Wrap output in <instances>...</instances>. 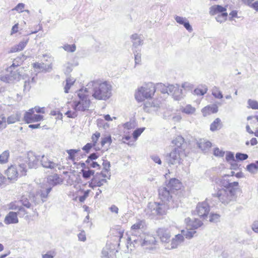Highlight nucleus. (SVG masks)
Segmentation results:
<instances>
[{
    "instance_id": "obj_17",
    "label": "nucleus",
    "mask_w": 258,
    "mask_h": 258,
    "mask_svg": "<svg viewBox=\"0 0 258 258\" xmlns=\"http://www.w3.org/2000/svg\"><path fill=\"white\" fill-rule=\"evenodd\" d=\"M33 67L34 69L38 70V72L44 73L50 72L52 69L51 63L47 64L43 62H35L33 64Z\"/></svg>"
},
{
    "instance_id": "obj_9",
    "label": "nucleus",
    "mask_w": 258,
    "mask_h": 258,
    "mask_svg": "<svg viewBox=\"0 0 258 258\" xmlns=\"http://www.w3.org/2000/svg\"><path fill=\"white\" fill-rule=\"evenodd\" d=\"M209 212L210 206L207 202L205 201L198 203L194 211V214L197 215L201 218H205V217H207Z\"/></svg>"
},
{
    "instance_id": "obj_14",
    "label": "nucleus",
    "mask_w": 258,
    "mask_h": 258,
    "mask_svg": "<svg viewBox=\"0 0 258 258\" xmlns=\"http://www.w3.org/2000/svg\"><path fill=\"white\" fill-rule=\"evenodd\" d=\"M40 163L43 167L50 169H54L58 166L57 163L45 155L41 156Z\"/></svg>"
},
{
    "instance_id": "obj_24",
    "label": "nucleus",
    "mask_w": 258,
    "mask_h": 258,
    "mask_svg": "<svg viewBox=\"0 0 258 258\" xmlns=\"http://www.w3.org/2000/svg\"><path fill=\"white\" fill-rule=\"evenodd\" d=\"M106 177V175L101 173L100 174H96V175L93 178V182L94 183V186H101L104 184V183L107 182L106 179L104 178L100 179V177Z\"/></svg>"
},
{
    "instance_id": "obj_38",
    "label": "nucleus",
    "mask_w": 258,
    "mask_h": 258,
    "mask_svg": "<svg viewBox=\"0 0 258 258\" xmlns=\"http://www.w3.org/2000/svg\"><path fill=\"white\" fill-rule=\"evenodd\" d=\"M181 111L187 114H192L195 112L196 108L194 107H192L191 105L188 104L183 108L181 110Z\"/></svg>"
},
{
    "instance_id": "obj_55",
    "label": "nucleus",
    "mask_w": 258,
    "mask_h": 258,
    "mask_svg": "<svg viewBox=\"0 0 258 258\" xmlns=\"http://www.w3.org/2000/svg\"><path fill=\"white\" fill-rule=\"evenodd\" d=\"M248 155L246 154L237 153L236 154L235 157L237 160L243 161L248 158Z\"/></svg>"
},
{
    "instance_id": "obj_29",
    "label": "nucleus",
    "mask_w": 258,
    "mask_h": 258,
    "mask_svg": "<svg viewBox=\"0 0 258 258\" xmlns=\"http://www.w3.org/2000/svg\"><path fill=\"white\" fill-rule=\"evenodd\" d=\"M212 146L210 142L206 141L204 139H201L198 142V146L199 148L201 149L204 151H206Z\"/></svg>"
},
{
    "instance_id": "obj_16",
    "label": "nucleus",
    "mask_w": 258,
    "mask_h": 258,
    "mask_svg": "<svg viewBox=\"0 0 258 258\" xmlns=\"http://www.w3.org/2000/svg\"><path fill=\"white\" fill-rule=\"evenodd\" d=\"M46 182L48 184H46L45 186L46 187H51V189L53 186L61 182L62 180L58 175L54 174L47 177Z\"/></svg>"
},
{
    "instance_id": "obj_46",
    "label": "nucleus",
    "mask_w": 258,
    "mask_h": 258,
    "mask_svg": "<svg viewBox=\"0 0 258 258\" xmlns=\"http://www.w3.org/2000/svg\"><path fill=\"white\" fill-rule=\"evenodd\" d=\"M182 235H184L186 238L190 239L194 236V235L196 233V231L195 229H191L190 231H184V230L181 231Z\"/></svg>"
},
{
    "instance_id": "obj_58",
    "label": "nucleus",
    "mask_w": 258,
    "mask_h": 258,
    "mask_svg": "<svg viewBox=\"0 0 258 258\" xmlns=\"http://www.w3.org/2000/svg\"><path fill=\"white\" fill-rule=\"evenodd\" d=\"M225 152L220 150L218 148H216L214 150V155L216 156L221 157L224 156Z\"/></svg>"
},
{
    "instance_id": "obj_26",
    "label": "nucleus",
    "mask_w": 258,
    "mask_h": 258,
    "mask_svg": "<svg viewBox=\"0 0 258 258\" xmlns=\"http://www.w3.org/2000/svg\"><path fill=\"white\" fill-rule=\"evenodd\" d=\"M8 209L10 210H18V213L22 212L23 215L26 214L25 209L21 206L20 202H14L11 203L8 205Z\"/></svg>"
},
{
    "instance_id": "obj_25",
    "label": "nucleus",
    "mask_w": 258,
    "mask_h": 258,
    "mask_svg": "<svg viewBox=\"0 0 258 258\" xmlns=\"http://www.w3.org/2000/svg\"><path fill=\"white\" fill-rule=\"evenodd\" d=\"M226 9L225 7H223L220 5H214L210 7L209 14L211 16H214L218 14L226 13Z\"/></svg>"
},
{
    "instance_id": "obj_51",
    "label": "nucleus",
    "mask_w": 258,
    "mask_h": 258,
    "mask_svg": "<svg viewBox=\"0 0 258 258\" xmlns=\"http://www.w3.org/2000/svg\"><path fill=\"white\" fill-rule=\"evenodd\" d=\"M145 127L139 128L135 130L133 133V138L137 140L138 137L141 135V134L145 130Z\"/></svg>"
},
{
    "instance_id": "obj_41",
    "label": "nucleus",
    "mask_w": 258,
    "mask_h": 258,
    "mask_svg": "<svg viewBox=\"0 0 258 258\" xmlns=\"http://www.w3.org/2000/svg\"><path fill=\"white\" fill-rule=\"evenodd\" d=\"M40 196V194L37 191L33 198V201L36 204L43 203L45 202V199H42Z\"/></svg>"
},
{
    "instance_id": "obj_61",
    "label": "nucleus",
    "mask_w": 258,
    "mask_h": 258,
    "mask_svg": "<svg viewBox=\"0 0 258 258\" xmlns=\"http://www.w3.org/2000/svg\"><path fill=\"white\" fill-rule=\"evenodd\" d=\"M98 157V156L96 153H92L89 156L87 160L86 161V162L89 164L91 161H93V160L96 159Z\"/></svg>"
},
{
    "instance_id": "obj_32",
    "label": "nucleus",
    "mask_w": 258,
    "mask_h": 258,
    "mask_svg": "<svg viewBox=\"0 0 258 258\" xmlns=\"http://www.w3.org/2000/svg\"><path fill=\"white\" fill-rule=\"evenodd\" d=\"M246 170L251 173H256L258 171V161L247 165Z\"/></svg>"
},
{
    "instance_id": "obj_54",
    "label": "nucleus",
    "mask_w": 258,
    "mask_h": 258,
    "mask_svg": "<svg viewBox=\"0 0 258 258\" xmlns=\"http://www.w3.org/2000/svg\"><path fill=\"white\" fill-rule=\"evenodd\" d=\"M78 150L75 149H70L67 151V152L69 154L68 158L71 160H74L75 155L78 152Z\"/></svg>"
},
{
    "instance_id": "obj_45",
    "label": "nucleus",
    "mask_w": 258,
    "mask_h": 258,
    "mask_svg": "<svg viewBox=\"0 0 258 258\" xmlns=\"http://www.w3.org/2000/svg\"><path fill=\"white\" fill-rule=\"evenodd\" d=\"M155 106L153 105V103L150 102H147L144 103L143 109L145 112H150L153 109L152 108H154Z\"/></svg>"
},
{
    "instance_id": "obj_27",
    "label": "nucleus",
    "mask_w": 258,
    "mask_h": 258,
    "mask_svg": "<svg viewBox=\"0 0 258 258\" xmlns=\"http://www.w3.org/2000/svg\"><path fill=\"white\" fill-rule=\"evenodd\" d=\"M218 111V108L216 105H209L205 107L202 110V112L204 116H206L213 113H216Z\"/></svg>"
},
{
    "instance_id": "obj_50",
    "label": "nucleus",
    "mask_w": 258,
    "mask_h": 258,
    "mask_svg": "<svg viewBox=\"0 0 258 258\" xmlns=\"http://www.w3.org/2000/svg\"><path fill=\"white\" fill-rule=\"evenodd\" d=\"M112 143V139L110 136L105 137L101 139V144L103 147L105 144H108V146L110 145Z\"/></svg>"
},
{
    "instance_id": "obj_52",
    "label": "nucleus",
    "mask_w": 258,
    "mask_h": 258,
    "mask_svg": "<svg viewBox=\"0 0 258 258\" xmlns=\"http://www.w3.org/2000/svg\"><path fill=\"white\" fill-rule=\"evenodd\" d=\"M220 216L218 214H211L210 216L209 221L212 223H217L219 221Z\"/></svg>"
},
{
    "instance_id": "obj_57",
    "label": "nucleus",
    "mask_w": 258,
    "mask_h": 258,
    "mask_svg": "<svg viewBox=\"0 0 258 258\" xmlns=\"http://www.w3.org/2000/svg\"><path fill=\"white\" fill-rule=\"evenodd\" d=\"M207 88H205L204 89L197 88L194 90V93L197 95L202 96L207 92Z\"/></svg>"
},
{
    "instance_id": "obj_59",
    "label": "nucleus",
    "mask_w": 258,
    "mask_h": 258,
    "mask_svg": "<svg viewBox=\"0 0 258 258\" xmlns=\"http://www.w3.org/2000/svg\"><path fill=\"white\" fill-rule=\"evenodd\" d=\"M77 112H78V111H75V110L74 111L69 110L66 113V114L68 116V117L73 118L77 116Z\"/></svg>"
},
{
    "instance_id": "obj_33",
    "label": "nucleus",
    "mask_w": 258,
    "mask_h": 258,
    "mask_svg": "<svg viewBox=\"0 0 258 258\" xmlns=\"http://www.w3.org/2000/svg\"><path fill=\"white\" fill-rule=\"evenodd\" d=\"M185 221L186 222H189L188 226H190L195 230L201 226L203 224L202 221L197 219H195L194 221H191L189 219L187 218L185 219Z\"/></svg>"
},
{
    "instance_id": "obj_20",
    "label": "nucleus",
    "mask_w": 258,
    "mask_h": 258,
    "mask_svg": "<svg viewBox=\"0 0 258 258\" xmlns=\"http://www.w3.org/2000/svg\"><path fill=\"white\" fill-rule=\"evenodd\" d=\"M174 19L177 23L183 25L187 31L190 32L192 31V27L190 25L189 21L185 17L175 16Z\"/></svg>"
},
{
    "instance_id": "obj_60",
    "label": "nucleus",
    "mask_w": 258,
    "mask_h": 258,
    "mask_svg": "<svg viewBox=\"0 0 258 258\" xmlns=\"http://www.w3.org/2000/svg\"><path fill=\"white\" fill-rule=\"evenodd\" d=\"M20 202V204H22L24 206L27 208H30L31 207V205L27 199L22 198Z\"/></svg>"
},
{
    "instance_id": "obj_28",
    "label": "nucleus",
    "mask_w": 258,
    "mask_h": 258,
    "mask_svg": "<svg viewBox=\"0 0 258 258\" xmlns=\"http://www.w3.org/2000/svg\"><path fill=\"white\" fill-rule=\"evenodd\" d=\"M21 117V113L20 112H17L7 118V122L8 124L14 123L17 121H20Z\"/></svg>"
},
{
    "instance_id": "obj_3",
    "label": "nucleus",
    "mask_w": 258,
    "mask_h": 258,
    "mask_svg": "<svg viewBox=\"0 0 258 258\" xmlns=\"http://www.w3.org/2000/svg\"><path fill=\"white\" fill-rule=\"evenodd\" d=\"M213 196L217 198L224 205H227L236 200V196L235 190L232 188L223 187L218 189Z\"/></svg>"
},
{
    "instance_id": "obj_34",
    "label": "nucleus",
    "mask_w": 258,
    "mask_h": 258,
    "mask_svg": "<svg viewBox=\"0 0 258 258\" xmlns=\"http://www.w3.org/2000/svg\"><path fill=\"white\" fill-rule=\"evenodd\" d=\"M28 39L23 40L21 41L17 45L15 46L12 48L13 52H17L23 50L26 46Z\"/></svg>"
},
{
    "instance_id": "obj_23",
    "label": "nucleus",
    "mask_w": 258,
    "mask_h": 258,
    "mask_svg": "<svg viewBox=\"0 0 258 258\" xmlns=\"http://www.w3.org/2000/svg\"><path fill=\"white\" fill-rule=\"evenodd\" d=\"M145 225V222L142 220L138 221L135 224L132 225L131 227V231L132 235L131 236H133L134 238H137V236L136 235L137 230H139L144 228Z\"/></svg>"
},
{
    "instance_id": "obj_22",
    "label": "nucleus",
    "mask_w": 258,
    "mask_h": 258,
    "mask_svg": "<svg viewBox=\"0 0 258 258\" xmlns=\"http://www.w3.org/2000/svg\"><path fill=\"white\" fill-rule=\"evenodd\" d=\"M181 182L176 178L171 179L166 186L170 189L171 192H174L180 188Z\"/></svg>"
},
{
    "instance_id": "obj_49",
    "label": "nucleus",
    "mask_w": 258,
    "mask_h": 258,
    "mask_svg": "<svg viewBox=\"0 0 258 258\" xmlns=\"http://www.w3.org/2000/svg\"><path fill=\"white\" fill-rule=\"evenodd\" d=\"M247 103L248 105V107L251 108L253 109H258L257 101L251 99H249L247 101Z\"/></svg>"
},
{
    "instance_id": "obj_4",
    "label": "nucleus",
    "mask_w": 258,
    "mask_h": 258,
    "mask_svg": "<svg viewBox=\"0 0 258 258\" xmlns=\"http://www.w3.org/2000/svg\"><path fill=\"white\" fill-rule=\"evenodd\" d=\"M156 91L155 85L151 82L144 84L138 88L135 94V98L138 101L152 97Z\"/></svg>"
},
{
    "instance_id": "obj_11",
    "label": "nucleus",
    "mask_w": 258,
    "mask_h": 258,
    "mask_svg": "<svg viewBox=\"0 0 258 258\" xmlns=\"http://www.w3.org/2000/svg\"><path fill=\"white\" fill-rule=\"evenodd\" d=\"M159 196L161 201L169 203L172 198L173 192L166 185L165 187H160L159 189Z\"/></svg>"
},
{
    "instance_id": "obj_47",
    "label": "nucleus",
    "mask_w": 258,
    "mask_h": 258,
    "mask_svg": "<svg viewBox=\"0 0 258 258\" xmlns=\"http://www.w3.org/2000/svg\"><path fill=\"white\" fill-rule=\"evenodd\" d=\"M83 177L85 179L89 178L91 175L94 174V171L92 170H82Z\"/></svg>"
},
{
    "instance_id": "obj_42",
    "label": "nucleus",
    "mask_w": 258,
    "mask_h": 258,
    "mask_svg": "<svg viewBox=\"0 0 258 258\" xmlns=\"http://www.w3.org/2000/svg\"><path fill=\"white\" fill-rule=\"evenodd\" d=\"M228 14L227 13H223L221 14L218 15L215 18L216 21L218 22L222 23L225 22L227 19Z\"/></svg>"
},
{
    "instance_id": "obj_15",
    "label": "nucleus",
    "mask_w": 258,
    "mask_h": 258,
    "mask_svg": "<svg viewBox=\"0 0 258 258\" xmlns=\"http://www.w3.org/2000/svg\"><path fill=\"white\" fill-rule=\"evenodd\" d=\"M157 233L162 242L167 243L169 241L171 235L167 228H160L157 230Z\"/></svg>"
},
{
    "instance_id": "obj_6",
    "label": "nucleus",
    "mask_w": 258,
    "mask_h": 258,
    "mask_svg": "<svg viewBox=\"0 0 258 258\" xmlns=\"http://www.w3.org/2000/svg\"><path fill=\"white\" fill-rule=\"evenodd\" d=\"M169 207V203L162 201L160 203H150L149 205V208L151 210L152 214L157 215L165 214Z\"/></svg>"
},
{
    "instance_id": "obj_10",
    "label": "nucleus",
    "mask_w": 258,
    "mask_h": 258,
    "mask_svg": "<svg viewBox=\"0 0 258 258\" xmlns=\"http://www.w3.org/2000/svg\"><path fill=\"white\" fill-rule=\"evenodd\" d=\"M41 156L37 155L32 151H29L27 154V162L30 168H37L40 161Z\"/></svg>"
},
{
    "instance_id": "obj_53",
    "label": "nucleus",
    "mask_w": 258,
    "mask_h": 258,
    "mask_svg": "<svg viewBox=\"0 0 258 258\" xmlns=\"http://www.w3.org/2000/svg\"><path fill=\"white\" fill-rule=\"evenodd\" d=\"M238 185V182L236 181L232 182H227L226 184L223 185L224 187H226L227 188H232V189H236L234 188V187H237Z\"/></svg>"
},
{
    "instance_id": "obj_30",
    "label": "nucleus",
    "mask_w": 258,
    "mask_h": 258,
    "mask_svg": "<svg viewBox=\"0 0 258 258\" xmlns=\"http://www.w3.org/2000/svg\"><path fill=\"white\" fill-rule=\"evenodd\" d=\"M51 190V187H46L45 185H44L43 187H41V189L38 190V192L40 194V196L42 199H45V202L47 199L48 195Z\"/></svg>"
},
{
    "instance_id": "obj_39",
    "label": "nucleus",
    "mask_w": 258,
    "mask_h": 258,
    "mask_svg": "<svg viewBox=\"0 0 258 258\" xmlns=\"http://www.w3.org/2000/svg\"><path fill=\"white\" fill-rule=\"evenodd\" d=\"M212 95L217 99H222L223 97L222 92L219 90V88L214 87L212 89Z\"/></svg>"
},
{
    "instance_id": "obj_2",
    "label": "nucleus",
    "mask_w": 258,
    "mask_h": 258,
    "mask_svg": "<svg viewBox=\"0 0 258 258\" xmlns=\"http://www.w3.org/2000/svg\"><path fill=\"white\" fill-rule=\"evenodd\" d=\"M88 91L89 90L84 88L78 91L77 95L79 100L74 101L73 105L74 110L81 112L88 110L91 103L90 99L88 98L89 94L87 93Z\"/></svg>"
},
{
    "instance_id": "obj_8",
    "label": "nucleus",
    "mask_w": 258,
    "mask_h": 258,
    "mask_svg": "<svg viewBox=\"0 0 258 258\" xmlns=\"http://www.w3.org/2000/svg\"><path fill=\"white\" fill-rule=\"evenodd\" d=\"M18 64L15 65V63H13L9 68L8 71L10 72V79L13 80L19 81L21 79H25V73L24 68L23 67H19L16 70V68H17Z\"/></svg>"
},
{
    "instance_id": "obj_12",
    "label": "nucleus",
    "mask_w": 258,
    "mask_h": 258,
    "mask_svg": "<svg viewBox=\"0 0 258 258\" xmlns=\"http://www.w3.org/2000/svg\"><path fill=\"white\" fill-rule=\"evenodd\" d=\"M34 109H30L26 112L24 116V120L27 123L39 121L43 119V116L39 114H35Z\"/></svg>"
},
{
    "instance_id": "obj_19",
    "label": "nucleus",
    "mask_w": 258,
    "mask_h": 258,
    "mask_svg": "<svg viewBox=\"0 0 258 258\" xmlns=\"http://www.w3.org/2000/svg\"><path fill=\"white\" fill-rule=\"evenodd\" d=\"M184 241V236L182 234H178L175 235L174 238H173L170 244L171 246H167L166 248L171 249H174L177 247Z\"/></svg>"
},
{
    "instance_id": "obj_5",
    "label": "nucleus",
    "mask_w": 258,
    "mask_h": 258,
    "mask_svg": "<svg viewBox=\"0 0 258 258\" xmlns=\"http://www.w3.org/2000/svg\"><path fill=\"white\" fill-rule=\"evenodd\" d=\"M182 149L179 148H175L170 153L166 156L165 160L169 165L180 164L181 162V154Z\"/></svg>"
},
{
    "instance_id": "obj_36",
    "label": "nucleus",
    "mask_w": 258,
    "mask_h": 258,
    "mask_svg": "<svg viewBox=\"0 0 258 258\" xmlns=\"http://www.w3.org/2000/svg\"><path fill=\"white\" fill-rule=\"evenodd\" d=\"M75 82V79L73 78L68 77L66 79V84L64 86V92L66 93H68L69 92V90L70 89L71 86H72L74 82Z\"/></svg>"
},
{
    "instance_id": "obj_1",
    "label": "nucleus",
    "mask_w": 258,
    "mask_h": 258,
    "mask_svg": "<svg viewBox=\"0 0 258 258\" xmlns=\"http://www.w3.org/2000/svg\"><path fill=\"white\" fill-rule=\"evenodd\" d=\"M89 90L87 94H92L96 99L106 100L111 96L112 86L107 82H101L99 80L89 82L86 87L84 88Z\"/></svg>"
},
{
    "instance_id": "obj_35",
    "label": "nucleus",
    "mask_w": 258,
    "mask_h": 258,
    "mask_svg": "<svg viewBox=\"0 0 258 258\" xmlns=\"http://www.w3.org/2000/svg\"><path fill=\"white\" fill-rule=\"evenodd\" d=\"M220 127L221 120L219 118L215 119L210 125V130L213 132L217 130L218 128H220Z\"/></svg>"
},
{
    "instance_id": "obj_62",
    "label": "nucleus",
    "mask_w": 258,
    "mask_h": 258,
    "mask_svg": "<svg viewBox=\"0 0 258 258\" xmlns=\"http://www.w3.org/2000/svg\"><path fill=\"white\" fill-rule=\"evenodd\" d=\"M78 237L80 241H85L86 240V234L84 230L81 231V232L78 234Z\"/></svg>"
},
{
    "instance_id": "obj_48",
    "label": "nucleus",
    "mask_w": 258,
    "mask_h": 258,
    "mask_svg": "<svg viewBox=\"0 0 258 258\" xmlns=\"http://www.w3.org/2000/svg\"><path fill=\"white\" fill-rule=\"evenodd\" d=\"M100 137V133L98 132H95L92 136V137H91V140H92V144L94 145V147L96 146L97 141Z\"/></svg>"
},
{
    "instance_id": "obj_44",
    "label": "nucleus",
    "mask_w": 258,
    "mask_h": 258,
    "mask_svg": "<svg viewBox=\"0 0 258 258\" xmlns=\"http://www.w3.org/2000/svg\"><path fill=\"white\" fill-rule=\"evenodd\" d=\"M156 88L163 94H168V86H166L162 83H158L157 84Z\"/></svg>"
},
{
    "instance_id": "obj_56",
    "label": "nucleus",
    "mask_w": 258,
    "mask_h": 258,
    "mask_svg": "<svg viewBox=\"0 0 258 258\" xmlns=\"http://www.w3.org/2000/svg\"><path fill=\"white\" fill-rule=\"evenodd\" d=\"M226 160L227 162L235 161L234 154L231 152H227L226 156Z\"/></svg>"
},
{
    "instance_id": "obj_21",
    "label": "nucleus",
    "mask_w": 258,
    "mask_h": 258,
    "mask_svg": "<svg viewBox=\"0 0 258 258\" xmlns=\"http://www.w3.org/2000/svg\"><path fill=\"white\" fill-rule=\"evenodd\" d=\"M18 214L16 212H10L5 217L4 222L6 224H16L18 223Z\"/></svg>"
},
{
    "instance_id": "obj_37",
    "label": "nucleus",
    "mask_w": 258,
    "mask_h": 258,
    "mask_svg": "<svg viewBox=\"0 0 258 258\" xmlns=\"http://www.w3.org/2000/svg\"><path fill=\"white\" fill-rule=\"evenodd\" d=\"M10 156L9 151H5L0 155V164H5L8 161Z\"/></svg>"
},
{
    "instance_id": "obj_31",
    "label": "nucleus",
    "mask_w": 258,
    "mask_h": 258,
    "mask_svg": "<svg viewBox=\"0 0 258 258\" xmlns=\"http://www.w3.org/2000/svg\"><path fill=\"white\" fill-rule=\"evenodd\" d=\"M132 41L135 47L141 45L143 43V40L137 34H133L131 36Z\"/></svg>"
},
{
    "instance_id": "obj_43",
    "label": "nucleus",
    "mask_w": 258,
    "mask_h": 258,
    "mask_svg": "<svg viewBox=\"0 0 258 258\" xmlns=\"http://www.w3.org/2000/svg\"><path fill=\"white\" fill-rule=\"evenodd\" d=\"M62 48L65 51L70 52H74L76 50V46L75 44L72 45L66 44L62 46Z\"/></svg>"
},
{
    "instance_id": "obj_13",
    "label": "nucleus",
    "mask_w": 258,
    "mask_h": 258,
    "mask_svg": "<svg viewBox=\"0 0 258 258\" xmlns=\"http://www.w3.org/2000/svg\"><path fill=\"white\" fill-rule=\"evenodd\" d=\"M168 94H171L174 99L179 100L182 98V90L179 89L178 85L176 84L168 85Z\"/></svg>"
},
{
    "instance_id": "obj_7",
    "label": "nucleus",
    "mask_w": 258,
    "mask_h": 258,
    "mask_svg": "<svg viewBox=\"0 0 258 258\" xmlns=\"http://www.w3.org/2000/svg\"><path fill=\"white\" fill-rule=\"evenodd\" d=\"M127 239L131 242H134L136 244H140L142 246H146V248H150V246L155 244L156 241L155 237L150 236H148L144 239L141 236L137 237V238H134L133 236H130L128 237Z\"/></svg>"
},
{
    "instance_id": "obj_40",
    "label": "nucleus",
    "mask_w": 258,
    "mask_h": 258,
    "mask_svg": "<svg viewBox=\"0 0 258 258\" xmlns=\"http://www.w3.org/2000/svg\"><path fill=\"white\" fill-rule=\"evenodd\" d=\"M172 144L177 146L176 148H180L184 142V139L181 136H177L173 141Z\"/></svg>"
},
{
    "instance_id": "obj_63",
    "label": "nucleus",
    "mask_w": 258,
    "mask_h": 258,
    "mask_svg": "<svg viewBox=\"0 0 258 258\" xmlns=\"http://www.w3.org/2000/svg\"><path fill=\"white\" fill-rule=\"evenodd\" d=\"M25 7V5L23 3H19L17 5V6L15 7V10L18 12H23V10Z\"/></svg>"
},
{
    "instance_id": "obj_18",
    "label": "nucleus",
    "mask_w": 258,
    "mask_h": 258,
    "mask_svg": "<svg viewBox=\"0 0 258 258\" xmlns=\"http://www.w3.org/2000/svg\"><path fill=\"white\" fill-rule=\"evenodd\" d=\"M8 178L11 180H16L18 176V172L15 166H11L6 171Z\"/></svg>"
},
{
    "instance_id": "obj_64",
    "label": "nucleus",
    "mask_w": 258,
    "mask_h": 258,
    "mask_svg": "<svg viewBox=\"0 0 258 258\" xmlns=\"http://www.w3.org/2000/svg\"><path fill=\"white\" fill-rule=\"evenodd\" d=\"M251 229L254 232L258 233V220L253 222L251 225Z\"/></svg>"
}]
</instances>
